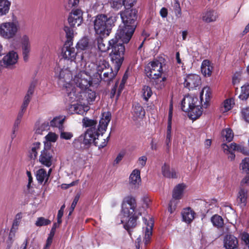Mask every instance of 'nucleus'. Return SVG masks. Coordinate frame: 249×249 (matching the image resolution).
I'll use <instances>...</instances> for the list:
<instances>
[{"label": "nucleus", "instance_id": "obj_13", "mask_svg": "<svg viewBox=\"0 0 249 249\" xmlns=\"http://www.w3.org/2000/svg\"><path fill=\"white\" fill-rule=\"evenodd\" d=\"M17 31V26L13 22L2 23L0 25V35L5 38L13 37Z\"/></svg>", "mask_w": 249, "mask_h": 249}, {"label": "nucleus", "instance_id": "obj_30", "mask_svg": "<svg viewBox=\"0 0 249 249\" xmlns=\"http://www.w3.org/2000/svg\"><path fill=\"white\" fill-rule=\"evenodd\" d=\"M162 173L164 177L168 178H177V176L175 170L172 169L170 170V166L166 163L162 166Z\"/></svg>", "mask_w": 249, "mask_h": 249}, {"label": "nucleus", "instance_id": "obj_19", "mask_svg": "<svg viewBox=\"0 0 249 249\" xmlns=\"http://www.w3.org/2000/svg\"><path fill=\"white\" fill-rule=\"evenodd\" d=\"M54 72L55 76L66 84L69 83L68 81H70L72 78L71 73L67 69L63 70L59 67H56L54 68Z\"/></svg>", "mask_w": 249, "mask_h": 249}, {"label": "nucleus", "instance_id": "obj_17", "mask_svg": "<svg viewBox=\"0 0 249 249\" xmlns=\"http://www.w3.org/2000/svg\"><path fill=\"white\" fill-rule=\"evenodd\" d=\"M200 83L201 79L198 75L190 74L186 76L183 84L185 88L190 90L196 89V87L199 86Z\"/></svg>", "mask_w": 249, "mask_h": 249}, {"label": "nucleus", "instance_id": "obj_51", "mask_svg": "<svg viewBox=\"0 0 249 249\" xmlns=\"http://www.w3.org/2000/svg\"><path fill=\"white\" fill-rule=\"evenodd\" d=\"M241 77V71H236L232 78V83L233 85H236L239 83Z\"/></svg>", "mask_w": 249, "mask_h": 249}, {"label": "nucleus", "instance_id": "obj_28", "mask_svg": "<svg viewBox=\"0 0 249 249\" xmlns=\"http://www.w3.org/2000/svg\"><path fill=\"white\" fill-rule=\"evenodd\" d=\"M218 18V14L214 10H211L207 11L203 14L202 20L207 22L210 23L215 21Z\"/></svg>", "mask_w": 249, "mask_h": 249}, {"label": "nucleus", "instance_id": "obj_32", "mask_svg": "<svg viewBox=\"0 0 249 249\" xmlns=\"http://www.w3.org/2000/svg\"><path fill=\"white\" fill-rule=\"evenodd\" d=\"M36 178L38 183L40 184L44 181L45 183H46L48 180L46 170L44 168L38 169L36 172Z\"/></svg>", "mask_w": 249, "mask_h": 249}, {"label": "nucleus", "instance_id": "obj_59", "mask_svg": "<svg viewBox=\"0 0 249 249\" xmlns=\"http://www.w3.org/2000/svg\"><path fill=\"white\" fill-rule=\"evenodd\" d=\"M205 91V96H206V101H208V100L210 99V89L208 88H203V90L200 93V98H201V101L202 102V96L203 94V93Z\"/></svg>", "mask_w": 249, "mask_h": 249}, {"label": "nucleus", "instance_id": "obj_34", "mask_svg": "<svg viewBox=\"0 0 249 249\" xmlns=\"http://www.w3.org/2000/svg\"><path fill=\"white\" fill-rule=\"evenodd\" d=\"M103 36H100L96 38V41L98 49L101 52H106L109 49H110V47L108 43L107 44L105 43V41L103 39Z\"/></svg>", "mask_w": 249, "mask_h": 249}, {"label": "nucleus", "instance_id": "obj_31", "mask_svg": "<svg viewBox=\"0 0 249 249\" xmlns=\"http://www.w3.org/2000/svg\"><path fill=\"white\" fill-rule=\"evenodd\" d=\"M185 185L183 184H178L176 186L173 191L172 197L174 199H180L182 198Z\"/></svg>", "mask_w": 249, "mask_h": 249}, {"label": "nucleus", "instance_id": "obj_47", "mask_svg": "<svg viewBox=\"0 0 249 249\" xmlns=\"http://www.w3.org/2000/svg\"><path fill=\"white\" fill-rule=\"evenodd\" d=\"M79 0H65V7L70 10L73 7L77 6L79 4Z\"/></svg>", "mask_w": 249, "mask_h": 249}, {"label": "nucleus", "instance_id": "obj_53", "mask_svg": "<svg viewBox=\"0 0 249 249\" xmlns=\"http://www.w3.org/2000/svg\"><path fill=\"white\" fill-rule=\"evenodd\" d=\"M63 123V120H60V118H54L51 122H50V126L53 127H57L61 125Z\"/></svg>", "mask_w": 249, "mask_h": 249}, {"label": "nucleus", "instance_id": "obj_20", "mask_svg": "<svg viewBox=\"0 0 249 249\" xmlns=\"http://www.w3.org/2000/svg\"><path fill=\"white\" fill-rule=\"evenodd\" d=\"M224 247L226 249H237L238 248V240L237 238L232 234H226L224 236Z\"/></svg>", "mask_w": 249, "mask_h": 249}, {"label": "nucleus", "instance_id": "obj_38", "mask_svg": "<svg viewBox=\"0 0 249 249\" xmlns=\"http://www.w3.org/2000/svg\"><path fill=\"white\" fill-rule=\"evenodd\" d=\"M82 94L86 97L89 102L94 101L96 97V92L89 88L82 91Z\"/></svg>", "mask_w": 249, "mask_h": 249}, {"label": "nucleus", "instance_id": "obj_42", "mask_svg": "<svg viewBox=\"0 0 249 249\" xmlns=\"http://www.w3.org/2000/svg\"><path fill=\"white\" fill-rule=\"evenodd\" d=\"M222 147L223 149L224 153L228 155V159L231 161L234 160L235 155L234 152L229 149V146L225 143H223L222 144Z\"/></svg>", "mask_w": 249, "mask_h": 249}, {"label": "nucleus", "instance_id": "obj_5", "mask_svg": "<svg viewBox=\"0 0 249 249\" xmlns=\"http://www.w3.org/2000/svg\"><path fill=\"white\" fill-rule=\"evenodd\" d=\"M146 75L151 79L155 87L158 89L164 87L165 76L161 77L163 72L162 63L158 60H154L148 63L144 69Z\"/></svg>", "mask_w": 249, "mask_h": 249}, {"label": "nucleus", "instance_id": "obj_15", "mask_svg": "<svg viewBox=\"0 0 249 249\" xmlns=\"http://www.w3.org/2000/svg\"><path fill=\"white\" fill-rule=\"evenodd\" d=\"M83 13L81 10L76 9L70 13L68 21L71 27L79 26L83 22Z\"/></svg>", "mask_w": 249, "mask_h": 249}, {"label": "nucleus", "instance_id": "obj_21", "mask_svg": "<svg viewBox=\"0 0 249 249\" xmlns=\"http://www.w3.org/2000/svg\"><path fill=\"white\" fill-rule=\"evenodd\" d=\"M21 44L23 59L25 61H27L31 51V44L29 38L27 36L24 35L22 36Z\"/></svg>", "mask_w": 249, "mask_h": 249}, {"label": "nucleus", "instance_id": "obj_46", "mask_svg": "<svg viewBox=\"0 0 249 249\" xmlns=\"http://www.w3.org/2000/svg\"><path fill=\"white\" fill-rule=\"evenodd\" d=\"M234 104V99L232 98L225 100L223 104L224 107V111H228L231 109L232 108L231 105Z\"/></svg>", "mask_w": 249, "mask_h": 249}, {"label": "nucleus", "instance_id": "obj_45", "mask_svg": "<svg viewBox=\"0 0 249 249\" xmlns=\"http://www.w3.org/2000/svg\"><path fill=\"white\" fill-rule=\"evenodd\" d=\"M51 223V220L46 219L43 217H38L35 223V225L37 227L47 226Z\"/></svg>", "mask_w": 249, "mask_h": 249}, {"label": "nucleus", "instance_id": "obj_18", "mask_svg": "<svg viewBox=\"0 0 249 249\" xmlns=\"http://www.w3.org/2000/svg\"><path fill=\"white\" fill-rule=\"evenodd\" d=\"M18 56L14 51H10L2 58L3 65L6 68H9L16 64Z\"/></svg>", "mask_w": 249, "mask_h": 249}, {"label": "nucleus", "instance_id": "obj_9", "mask_svg": "<svg viewBox=\"0 0 249 249\" xmlns=\"http://www.w3.org/2000/svg\"><path fill=\"white\" fill-rule=\"evenodd\" d=\"M92 132L91 130H87L84 135H81L75 139L73 142V146L78 150H82L89 147L91 143L97 145V142L92 137Z\"/></svg>", "mask_w": 249, "mask_h": 249}, {"label": "nucleus", "instance_id": "obj_14", "mask_svg": "<svg viewBox=\"0 0 249 249\" xmlns=\"http://www.w3.org/2000/svg\"><path fill=\"white\" fill-rule=\"evenodd\" d=\"M109 65L108 61L104 59H100L96 62V71L93 74L94 84H98L102 81V74L105 68Z\"/></svg>", "mask_w": 249, "mask_h": 249}, {"label": "nucleus", "instance_id": "obj_12", "mask_svg": "<svg viewBox=\"0 0 249 249\" xmlns=\"http://www.w3.org/2000/svg\"><path fill=\"white\" fill-rule=\"evenodd\" d=\"M67 95V100L70 102L79 101L82 99V95L81 90L75 87L70 83L65 84L64 89Z\"/></svg>", "mask_w": 249, "mask_h": 249}, {"label": "nucleus", "instance_id": "obj_35", "mask_svg": "<svg viewBox=\"0 0 249 249\" xmlns=\"http://www.w3.org/2000/svg\"><path fill=\"white\" fill-rule=\"evenodd\" d=\"M211 221L213 226L218 229L222 228L224 227V220L221 216L218 214L213 215L211 217Z\"/></svg>", "mask_w": 249, "mask_h": 249}, {"label": "nucleus", "instance_id": "obj_41", "mask_svg": "<svg viewBox=\"0 0 249 249\" xmlns=\"http://www.w3.org/2000/svg\"><path fill=\"white\" fill-rule=\"evenodd\" d=\"M223 137L225 139V141L228 142H231L233 138V133L230 128H226L222 132Z\"/></svg>", "mask_w": 249, "mask_h": 249}, {"label": "nucleus", "instance_id": "obj_26", "mask_svg": "<svg viewBox=\"0 0 249 249\" xmlns=\"http://www.w3.org/2000/svg\"><path fill=\"white\" fill-rule=\"evenodd\" d=\"M240 167L248 174L241 181V185H249V158H246L242 160Z\"/></svg>", "mask_w": 249, "mask_h": 249}, {"label": "nucleus", "instance_id": "obj_7", "mask_svg": "<svg viewBox=\"0 0 249 249\" xmlns=\"http://www.w3.org/2000/svg\"><path fill=\"white\" fill-rule=\"evenodd\" d=\"M201 103L196 96L187 95L181 101V108L183 111L188 113L190 119L196 120L202 114Z\"/></svg>", "mask_w": 249, "mask_h": 249}, {"label": "nucleus", "instance_id": "obj_63", "mask_svg": "<svg viewBox=\"0 0 249 249\" xmlns=\"http://www.w3.org/2000/svg\"><path fill=\"white\" fill-rule=\"evenodd\" d=\"M118 81L116 82L111 90L110 92V98H113L116 94V89L118 87Z\"/></svg>", "mask_w": 249, "mask_h": 249}, {"label": "nucleus", "instance_id": "obj_61", "mask_svg": "<svg viewBox=\"0 0 249 249\" xmlns=\"http://www.w3.org/2000/svg\"><path fill=\"white\" fill-rule=\"evenodd\" d=\"M109 137H110V134L107 137V138L106 139H104L103 140L104 141L103 142H102L101 143L99 144L98 142H97V145H95L96 146H98V148L99 149L103 148L105 147L107 144L108 141L109 139ZM96 141L98 142L97 140H96Z\"/></svg>", "mask_w": 249, "mask_h": 249}, {"label": "nucleus", "instance_id": "obj_24", "mask_svg": "<svg viewBox=\"0 0 249 249\" xmlns=\"http://www.w3.org/2000/svg\"><path fill=\"white\" fill-rule=\"evenodd\" d=\"M136 0H133V1L129 2L126 0H110V4L112 8L115 10H118L124 6L125 8L129 6L132 7L133 5V2H135Z\"/></svg>", "mask_w": 249, "mask_h": 249}, {"label": "nucleus", "instance_id": "obj_49", "mask_svg": "<svg viewBox=\"0 0 249 249\" xmlns=\"http://www.w3.org/2000/svg\"><path fill=\"white\" fill-rule=\"evenodd\" d=\"M179 199H176L173 198L172 197V199L170 200L169 205H168V211L170 213H173V212L175 210L177 205L178 204V200Z\"/></svg>", "mask_w": 249, "mask_h": 249}, {"label": "nucleus", "instance_id": "obj_40", "mask_svg": "<svg viewBox=\"0 0 249 249\" xmlns=\"http://www.w3.org/2000/svg\"><path fill=\"white\" fill-rule=\"evenodd\" d=\"M153 94L151 89L147 86H144L142 89V94L143 99L145 101H147L149 98Z\"/></svg>", "mask_w": 249, "mask_h": 249}, {"label": "nucleus", "instance_id": "obj_16", "mask_svg": "<svg viewBox=\"0 0 249 249\" xmlns=\"http://www.w3.org/2000/svg\"><path fill=\"white\" fill-rule=\"evenodd\" d=\"M118 64H114V71H113L112 68L109 65L107 68L103 71V76H102V81L106 82L108 85L115 78L120 69H118Z\"/></svg>", "mask_w": 249, "mask_h": 249}, {"label": "nucleus", "instance_id": "obj_62", "mask_svg": "<svg viewBox=\"0 0 249 249\" xmlns=\"http://www.w3.org/2000/svg\"><path fill=\"white\" fill-rule=\"evenodd\" d=\"M147 160V157L145 156H142L139 158L138 162L141 167H143L145 165Z\"/></svg>", "mask_w": 249, "mask_h": 249}, {"label": "nucleus", "instance_id": "obj_56", "mask_svg": "<svg viewBox=\"0 0 249 249\" xmlns=\"http://www.w3.org/2000/svg\"><path fill=\"white\" fill-rule=\"evenodd\" d=\"M12 232V229H11L10 230V232L9 235L8 236V239L6 241L7 249H10L11 248L12 245L14 242L13 237V236H15V234L14 233L13 235H12L11 234Z\"/></svg>", "mask_w": 249, "mask_h": 249}, {"label": "nucleus", "instance_id": "obj_37", "mask_svg": "<svg viewBox=\"0 0 249 249\" xmlns=\"http://www.w3.org/2000/svg\"><path fill=\"white\" fill-rule=\"evenodd\" d=\"M249 97V84L247 83L241 87V93L238 96L241 100H247Z\"/></svg>", "mask_w": 249, "mask_h": 249}, {"label": "nucleus", "instance_id": "obj_11", "mask_svg": "<svg viewBox=\"0 0 249 249\" xmlns=\"http://www.w3.org/2000/svg\"><path fill=\"white\" fill-rule=\"evenodd\" d=\"M54 153L50 143H45L44 148L40 152L38 160L39 162L47 167H50L53 160Z\"/></svg>", "mask_w": 249, "mask_h": 249}, {"label": "nucleus", "instance_id": "obj_43", "mask_svg": "<svg viewBox=\"0 0 249 249\" xmlns=\"http://www.w3.org/2000/svg\"><path fill=\"white\" fill-rule=\"evenodd\" d=\"M70 109L73 111V113L83 115L85 113L83 107L78 104L71 105L70 107Z\"/></svg>", "mask_w": 249, "mask_h": 249}, {"label": "nucleus", "instance_id": "obj_55", "mask_svg": "<svg viewBox=\"0 0 249 249\" xmlns=\"http://www.w3.org/2000/svg\"><path fill=\"white\" fill-rule=\"evenodd\" d=\"M57 138V136L53 132H49L46 136V140L50 142H56Z\"/></svg>", "mask_w": 249, "mask_h": 249}, {"label": "nucleus", "instance_id": "obj_25", "mask_svg": "<svg viewBox=\"0 0 249 249\" xmlns=\"http://www.w3.org/2000/svg\"><path fill=\"white\" fill-rule=\"evenodd\" d=\"M213 70V66L210 60L205 59L202 61L201 66V71L204 76H210L212 74Z\"/></svg>", "mask_w": 249, "mask_h": 249}, {"label": "nucleus", "instance_id": "obj_64", "mask_svg": "<svg viewBox=\"0 0 249 249\" xmlns=\"http://www.w3.org/2000/svg\"><path fill=\"white\" fill-rule=\"evenodd\" d=\"M160 15L162 18H166L168 15L167 9L165 7H162L160 10Z\"/></svg>", "mask_w": 249, "mask_h": 249}, {"label": "nucleus", "instance_id": "obj_27", "mask_svg": "<svg viewBox=\"0 0 249 249\" xmlns=\"http://www.w3.org/2000/svg\"><path fill=\"white\" fill-rule=\"evenodd\" d=\"M195 212L190 207L185 208L182 212L183 221L186 223H190L195 218Z\"/></svg>", "mask_w": 249, "mask_h": 249}, {"label": "nucleus", "instance_id": "obj_36", "mask_svg": "<svg viewBox=\"0 0 249 249\" xmlns=\"http://www.w3.org/2000/svg\"><path fill=\"white\" fill-rule=\"evenodd\" d=\"M133 107V112L135 116L142 118L145 116V110L139 103H135Z\"/></svg>", "mask_w": 249, "mask_h": 249}, {"label": "nucleus", "instance_id": "obj_10", "mask_svg": "<svg viewBox=\"0 0 249 249\" xmlns=\"http://www.w3.org/2000/svg\"><path fill=\"white\" fill-rule=\"evenodd\" d=\"M77 88L81 91L87 89L94 83L93 78L84 71H80L74 78Z\"/></svg>", "mask_w": 249, "mask_h": 249}, {"label": "nucleus", "instance_id": "obj_39", "mask_svg": "<svg viewBox=\"0 0 249 249\" xmlns=\"http://www.w3.org/2000/svg\"><path fill=\"white\" fill-rule=\"evenodd\" d=\"M143 222L146 225L145 235H151L152 234V230L154 226V221L152 218H150L147 220L146 218H143Z\"/></svg>", "mask_w": 249, "mask_h": 249}, {"label": "nucleus", "instance_id": "obj_33", "mask_svg": "<svg viewBox=\"0 0 249 249\" xmlns=\"http://www.w3.org/2000/svg\"><path fill=\"white\" fill-rule=\"evenodd\" d=\"M11 2L8 0H0V16L6 15L9 11Z\"/></svg>", "mask_w": 249, "mask_h": 249}, {"label": "nucleus", "instance_id": "obj_54", "mask_svg": "<svg viewBox=\"0 0 249 249\" xmlns=\"http://www.w3.org/2000/svg\"><path fill=\"white\" fill-rule=\"evenodd\" d=\"M50 125L48 122L43 123L36 130L37 133H41L42 131H46L49 129Z\"/></svg>", "mask_w": 249, "mask_h": 249}, {"label": "nucleus", "instance_id": "obj_3", "mask_svg": "<svg viewBox=\"0 0 249 249\" xmlns=\"http://www.w3.org/2000/svg\"><path fill=\"white\" fill-rule=\"evenodd\" d=\"M129 6L120 13L124 26L117 30L122 36H125L124 41L129 42L131 38L136 27L138 11L136 9H131Z\"/></svg>", "mask_w": 249, "mask_h": 249}, {"label": "nucleus", "instance_id": "obj_6", "mask_svg": "<svg viewBox=\"0 0 249 249\" xmlns=\"http://www.w3.org/2000/svg\"><path fill=\"white\" fill-rule=\"evenodd\" d=\"M111 118V114L110 112H104L102 114L97 129L95 128L97 121L95 120L90 119L88 117H84L82 120L83 125L86 127H89L87 130H91L92 132V137L99 140V137L102 136L106 131L107 127Z\"/></svg>", "mask_w": 249, "mask_h": 249}, {"label": "nucleus", "instance_id": "obj_60", "mask_svg": "<svg viewBox=\"0 0 249 249\" xmlns=\"http://www.w3.org/2000/svg\"><path fill=\"white\" fill-rule=\"evenodd\" d=\"M241 239L246 245L249 244V234L248 233L243 232L241 235Z\"/></svg>", "mask_w": 249, "mask_h": 249}, {"label": "nucleus", "instance_id": "obj_44", "mask_svg": "<svg viewBox=\"0 0 249 249\" xmlns=\"http://www.w3.org/2000/svg\"><path fill=\"white\" fill-rule=\"evenodd\" d=\"M34 92V87L31 85L28 89L27 92L25 95L23 103H24V104L29 105L31 99L32 98V95L33 94Z\"/></svg>", "mask_w": 249, "mask_h": 249}, {"label": "nucleus", "instance_id": "obj_1", "mask_svg": "<svg viewBox=\"0 0 249 249\" xmlns=\"http://www.w3.org/2000/svg\"><path fill=\"white\" fill-rule=\"evenodd\" d=\"M64 31L66 33L67 40L61 50L63 57L66 59L73 61H81L84 58L83 53H81L79 50H86L89 47V39L84 37L80 40L76 44V49L72 47L74 36L73 30L67 26H65Z\"/></svg>", "mask_w": 249, "mask_h": 249}, {"label": "nucleus", "instance_id": "obj_50", "mask_svg": "<svg viewBox=\"0 0 249 249\" xmlns=\"http://www.w3.org/2000/svg\"><path fill=\"white\" fill-rule=\"evenodd\" d=\"M241 113L244 120L249 123V107L243 108L241 110Z\"/></svg>", "mask_w": 249, "mask_h": 249}, {"label": "nucleus", "instance_id": "obj_23", "mask_svg": "<svg viewBox=\"0 0 249 249\" xmlns=\"http://www.w3.org/2000/svg\"><path fill=\"white\" fill-rule=\"evenodd\" d=\"M248 190L240 187L237 195V202L241 207H244L247 203L248 197Z\"/></svg>", "mask_w": 249, "mask_h": 249}, {"label": "nucleus", "instance_id": "obj_29", "mask_svg": "<svg viewBox=\"0 0 249 249\" xmlns=\"http://www.w3.org/2000/svg\"><path fill=\"white\" fill-rule=\"evenodd\" d=\"M40 145L41 143L39 142H36L32 144L31 149L28 151V157L31 160H35L36 159Z\"/></svg>", "mask_w": 249, "mask_h": 249}, {"label": "nucleus", "instance_id": "obj_2", "mask_svg": "<svg viewBox=\"0 0 249 249\" xmlns=\"http://www.w3.org/2000/svg\"><path fill=\"white\" fill-rule=\"evenodd\" d=\"M122 213L124 218H128L127 220H122L121 223H124L126 221L124 227L131 236V229L136 227L137 221L142 215L140 208H137L136 200L134 197L128 196L124 199L122 204Z\"/></svg>", "mask_w": 249, "mask_h": 249}, {"label": "nucleus", "instance_id": "obj_48", "mask_svg": "<svg viewBox=\"0 0 249 249\" xmlns=\"http://www.w3.org/2000/svg\"><path fill=\"white\" fill-rule=\"evenodd\" d=\"M80 196V194L79 193H77L75 196H74V198L73 200V201L71 203L69 213V216L71 215L72 212H73L77 202L79 199Z\"/></svg>", "mask_w": 249, "mask_h": 249}, {"label": "nucleus", "instance_id": "obj_57", "mask_svg": "<svg viewBox=\"0 0 249 249\" xmlns=\"http://www.w3.org/2000/svg\"><path fill=\"white\" fill-rule=\"evenodd\" d=\"M73 137V134L71 132L62 131L61 132L60 137L61 139L65 140H70Z\"/></svg>", "mask_w": 249, "mask_h": 249}, {"label": "nucleus", "instance_id": "obj_22", "mask_svg": "<svg viewBox=\"0 0 249 249\" xmlns=\"http://www.w3.org/2000/svg\"><path fill=\"white\" fill-rule=\"evenodd\" d=\"M141 181L140 171L138 169H134L131 173L129 177V185L131 188L135 189L138 187Z\"/></svg>", "mask_w": 249, "mask_h": 249}, {"label": "nucleus", "instance_id": "obj_8", "mask_svg": "<svg viewBox=\"0 0 249 249\" xmlns=\"http://www.w3.org/2000/svg\"><path fill=\"white\" fill-rule=\"evenodd\" d=\"M114 18L112 17H107L102 14L97 15L93 21L96 34L104 37L108 36L114 26Z\"/></svg>", "mask_w": 249, "mask_h": 249}, {"label": "nucleus", "instance_id": "obj_52", "mask_svg": "<svg viewBox=\"0 0 249 249\" xmlns=\"http://www.w3.org/2000/svg\"><path fill=\"white\" fill-rule=\"evenodd\" d=\"M174 10L177 16H180L181 15V9L180 3L178 0H176L174 4Z\"/></svg>", "mask_w": 249, "mask_h": 249}, {"label": "nucleus", "instance_id": "obj_4", "mask_svg": "<svg viewBox=\"0 0 249 249\" xmlns=\"http://www.w3.org/2000/svg\"><path fill=\"white\" fill-rule=\"evenodd\" d=\"M125 38V36H122V34L117 31L115 36L108 41L111 50L109 53L111 60L113 64H118V69H120L124 60L125 47L124 43L128 42L124 41Z\"/></svg>", "mask_w": 249, "mask_h": 249}, {"label": "nucleus", "instance_id": "obj_58", "mask_svg": "<svg viewBox=\"0 0 249 249\" xmlns=\"http://www.w3.org/2000/svg\"><path fill=\"white\" fill-rule=\"evenodd\" d=\"M28 106V104H24V103H23L22 104V106L21 107V109L18 112V115L17 118H19L20 119H21V118L23 117V115L24 113V112L26 110V108Z\"/></svg>", "mask_w": 249, "mask_h": 249}]
</instances>
